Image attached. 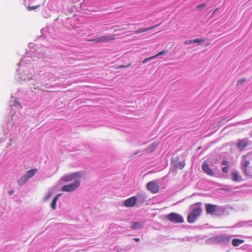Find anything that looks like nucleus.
<instances>
[{
	"instance_id": "f257e3e1",
	"label": "nucleus",
	"mask_w": 252,
	"mask_h": 252,
	"mask_svg": "<svg viewBox=\"0 0 252 252\" xmlns=\"http://www.w3.org/2000/svg\"><path fill=\"white\" fill-rule=\"evenodd\" d=\"M202 203L198 202L192 204L190 206V212L189 214L187 220L189 223H193L200 216L202 209Z\"/></svg>"
},
{
	"instance_id": "f03ea898",
	"label": "nucleus",
	"mask_w": 252,
	"mask_h": 252,
	"mask_svg": "<svg viewBox=\"0 0 252 252\" xmlns=\"http://www.w3.org/2000/svg\"><path fill=\"white\" fill-rule=\"evenodd\" d=\"M166 218L169 221L174 223H182L184 221L183 217L176 213H171L166 216Z\"/></svg>"
},
{
	"instance_id": "7ed1b4c3",
	"label": "nucleus",
	"mask_w": 252,
	"mask_h": 252,
	"mask_svg": "<svg viewBox=\"0 0 252 252\" xmlns=\"http://www.w3.org/2000/svg\"><path fill=\"white\" fill-rule=\"evenodd\" d=\"M80 185V182L79 180H76L73 183L65 185L63 187L62 190L63 191L71 192L74 191L77 188H78Z\"/></svg>"
},
{
	"instance_id": "20e7f679",
	"label": "nucleus",
	"mask_w": 252,
	"mask_h": 252,
	"mask_svg": "<svg viewBox=\"0 0 252 252\" xmlns=\"http://www.w3.org/2000/svg\"><path fill=\"white\" fill-rule=\"evenodd\" d=\"M83 175V172L79 171L74 172L69 175H65L62 178V181L68 182L74 180L75 179L80 178Z\"/></svg>"
},
{
	"instance_id": "39448f33",
	"label": "nucleus",
	"mask_w": 252,
	"mask_h": 252,
	"mask_svg": "<svg viewBox=\"0 0 252 252\" xmlns=\"http://www.w3.org/2000/svg\"><path fill=\"white\" fill-rule=\"evenodd\" d=\"M147 189L153 193H156L159 190V186L155 181H151L146 185Z\"/></svg>"
},
{
	"instance_id": "423d86ee",
	"label": "nucleus",
	"mask_w": 252,
	"mask_h": 252,
	"mask_svg": "<svg viewBox=\"0 0 252 252\" xmlns=\"http://www.w3.org/2000/svg\"><path fill=\"white\" fill-rule=\"evenodd\" d=\"M217 205L210 203H207L205 205V207L207 214L215 215L217 210Z\"/></svg>"
},
{
	"instance_id": "0eeeda50",
	"label": "nucleus",
	"mask_w": 252,
	"mask_h": 252,
	"mask_svg": "<svg viewBox=\"0 0 252 252\" xmlns=\"http://www.w3.org/2000/svg\"><path fill=\"white\" fill-rule=\"evenodd\" d=\"M137 198L136 196H132L126 199L124 203L125 206L126 207H133L137 203Z\"/></svg>"
},
{
	"instance_id": "6e6552de",
	"label": "nucleus",
	"mask_w": 252,
	"mask_h": 252,
	"mask_svg": "<svg viewBox=\"0 0 252 252\" xmlns=\"http://www.w3.org/2000/svg\"><path fill=\"white\" fill-rule=\"evenodd\" d=\"M115 38L111 35H105L97 37V43H105L111 40H113Z\"/></svg>"
},
{
	"instance_id": "1a4fd4ad",
	"label": "nucleus",
	"mask_w": 252,
	"mask_h": 252,
	"mask_svg": "<svg viewBox=\"0 0 252 252\" xmlns=\"http://www.w3.org/2000/svg\"><path fill=\"white\" fill-rule=\"evenodd\" d=\"M202 168L203 171L206 173L207 175L213 176L214 175V173L213 170L210 168L208 163L206 162H203Z\"/></svg>"
},
{
	"instance_id": "9d476101",
	"label": "nucleus",
	"mask_w": 252,
	"mask_h": 252,
	"mask_svg": "<svg viewBox=\"0 0 252 252\" xmlns=\"http://www.w3.org/2000/svg\"><path fill=\"white\" fill-rule=\"evenodd\" d=\"M159 25V24L157 25H155V26H152L150 27H148V28H139L136 31H135L134 32L135 34H139V33H140L142 32H146L148 31L154 29L155 28L158 27Z\"/></svg>"
},
{
	"instance_id": "9b49d317",
	"label": "nucleus",
	"mask_w": 252,
	"mask_h": 252,
	"mask_svg": "<svg viewBox=\"0 0 252 252\" xmlns=\"http://www.w3.org/2000/svg\"><path fill=\"white\" fill-rule=\"evenodd\" d=\"M247 139L240 140L237 143V147L240 150H243L248 145Z\"/></svg>"
},
{
	"instance_id": "f8f14e48",
	"label": "nucleus",
	"mask_w": 252,
	"mask_h": 252,
	"mask_svg": "<svg viewBox=\"0 0 252 252\" xmlns=\"http://www.w3.org/2000/svg\"><path fill=\"white\" fill-rule=\"evenodd\" d=\"M232 179L233 181L239 182L242 181V178L239 176L237 171H233L231 173Z\"/></svg>"
},
{
	"instance_id": "ddd939ff",
	"label": "nucleus",
	"mask_w": 252,
	"mask_h": 252,
	"mask_svg": "<svg viewBox=\"0 0 252 252\" xmlns=\"http://www.w3.org/2000/svg\"><path fill=\"white\" fill-rule=\"evenodd\" d=\"M37 171V169L36 168L30 170L27 172L25 175L29 179L34 176Z\"/></svg>"
},
{
	"instance_id": "4468645a",
	"label": "nucleus",
	"mask_w": 252,
	"mask_h": 252,
	"mask_svg": "<svg viewBox=\"0 0 252 252\" xmlns=\"http://www.w3.org/2000/svg\"><path fill=\"white\" fill-rule=\"evenodd\" d=\"M244 241L239 239H233L232 241V244L234 247L239 246L240 244L243 243Z\"/></svg>"
},
{
	"instance_id": "2eb2a0df",
	"label": "nucleus",
	"mask_w": 252,
	"mask_h": 252,
	"mask_svg": "<svg viewBox=\"0 0 252 252\" xmlns=\"http://www.w3.org/2000/svg\"><path fill=\"white\" fill-rule=\"evenodd\" d=\"M28 180L29 179L24 175L18 181V184L20 186L23 185L28 181Z\"/></svg>"
},
{
	"instance_id": "dca6fc26",
	"label": "nucleus",
	"mask_w": 252,
	"mask_h": 252,
	"mask_svg": "<svg viewBox=\"0 0 252 252\" xmlns=\"http://www.w3.org/2000/svg\"><path fill=\"white\" fill-rule=\"evenodd\" d=\"M185 166V162H174V166L176 168H179L180 169H182Z\"/></svg>"
},
{
	"instance_id": "f3484780",
	"label": "nucleus",
	"mask_w": 252,
	"mask_h": 252,
	"mask_svg": "<svg viewBox=\"0 0 252 252\" xmlns=\"http://www.w3.org/2000/svg\"><path fill=\"white\" fill-rule=\"evenodd\" d=\"M250 164V162L248 160H245L243 162V165L242 170L243 172L246 175L248 174L247 167Z\"/></svg>"
},
{
	"instance_id": "a211bd4d",
	"label": "nucleus",
	"mask_w": 252,
	"mask_h": 252,
	"mask_svg": "<svg viewBox=\"0 0 252 252\" xmlns=\"http://www.w3.org/2000/svg\"><path fill=\"white\" fill-rule=\"evenodd\" d=\"M60 195V194H58L56 196H55L54 199H53L51 203V206L53 210H55L56 209V203L58 199V197Z\"/></svg>"
},
{
	"instance_id": "6ab92c4d",
	"label": "nucleus",
	"mask_w": 252,
	"mask_h": 252,
	"mask_svg": "<svg viewBox=\"0 0 252 252\" xmlns=\"http://www.w3.org/2000/svg\"><path fill=\"white\" fill-rule=\"evenodd\" d=\"M142 225L140 224V223L138 222H135L133 223L132 225L131 226V228L132 229H135L139 228H141Z\"/></svg>"
},
{
	"instance_id": "aec40b11",
	"label": "nucleus",
	"mask_w": 252,
	"mask_h": 252,
	"mask_svg": "<svg viewBox=\"0 0 252 252\" xmlns=\"http://www.w3.org/2000/svg\"><path fill=\"white\" fill-rule=\"evenodd\" d=\"M40 6V4H38V5H36L35 6H28L27 7V9L28 11H32V10H35L37 8H39Z\"/></svg>"
},
{
	"instance_id": "412c9836",
	"label": "nucleus",
	"mask_w": 252,
	"mask_h": 252,
	"mask_svg": "<svg viewBox=\"0 0 252 252\" xmlns=\"http://www.w3.org/2000/svg\"><path fill=\"white\" fill-rule=\"evenodd\" d=\"M246 81V79L244 78H242L238 80L237 82V86H239L243 84Z\"/></svg>"
},
{
	"instance_id": "4be33fe9",
	"label": "nucleus",
	"mask_w": 252,
	"mask_h": 252,
	"mask_svg": "<svg viewBox=\"0 0 252 252\" xmlns=\"http://www.w3.org/2000/svg\"><path fill=\"white\" fill-rule=\"evenodd\" d=\"M205 7H206V4L205 3H202L200 5L196 6V8L200 11Z\"/></svg>"
},
{
	"instance_id": "5701e85b",
	"label": "nucleus",
	"mask_w": 252,
	"mask_h": 252,
	"mask_svg": "<svg viewBox=\"0 0 252 252\" xmlns=\"http://www.w3.org/2000/svg\"><path fill=\"white\" fill-rule=\"evenodd\" d=\"M155 56H152L151 57H149V58H146L143 61H142V63H147L148 61H150V60H151L152 59H155Z\"/></svg>"
},
{
	"instance_id": "b1692460",
	"label": "nucleus",
	"mask_w": 252,
	"mask_h": 252,
	"mask_svg": "<svg viewBox=\"0 0 252 252\" xmlns=\"http://www.w3.org/2000/svg\"><path fill=\"white\" fill-rule=\"evenodd\" d=\"M203 41H204L203 39H201V38H196V39H193V43H200L202 42Z\"/></svg>"
},
{
	"instance_id": "393cba45",
	"label": "nucleus",
	"mask_w": 252,
	"mask_h": 252,
	"mask_svg": "<svg viewBox=\"0 0 252 252\" xmlns=\"http://www.w3.org/2000/svg\"><path fill=\"white\" fill-rule=\"evenodd\" d=\"M166 53H167V51L163 50V51H162L159 52L158 54H157V55H155L154 56H155V58H156V57H157L158 56L164 55V54H166Z\"/></svg>"
},
{
	"instance_id": "a878e982",
	"label": "nucleus",
	"mask_w": 252,
	"mask_h": 252,
	"mask_svg": "<svg viewBox=\"0 0 252 252\" xmlns=\"http://www.w3.org/2000/svg\"><path fill=\"white\" fill-rule=\"evenodd\" d=\"M130 65V63H129L128 64L126 65H119V66H118L116 67V69H120V68H124V67H127L128 66H129Z\"/></svg>"
},
{
	"instance_id": "bb28decb",
	"label": "nucleus",
	"mask_w": 252,
	"mask_h": 252,
	"mask_svg": "<svg viewBox=\"0 0 252 252\" xmlns=\"http://www.w3.org/2000/svg\"><path fill=\"white\" fill-rule=\"evenodd\" d=\"M222 171L224 173H228V167L227 166H225V167H223L222 169Z\"/></svg>"
},
{
	"instance_id": "cd10ccee",
	"label": "nucleus",
	"mask_w": 252,
	"mask_h": 252,
	"mask_svg": "<svg viewBox=\"0 0 252 252\" xmlns=\"http://www.w3.org/2000/svg\"><path fill=\"white\" fill-rule=\"evenodd\" d=\"M193 43V40H187L185 41V44L186 45H189Z\"/></svg>"
},
{
	"instance_id": "c85d7f7f",
	"label": "nucleus",
	"mask_w": 252,
	"mask_h": 252,
	"mask_svg": "<svg viewBox=\"0 0 252 252\" xmlns=\"http://www.w3.org/2000/svg\"><path fill=\"white\" fill-rule=\"evenodd\" d=\"M52 195V192H49V194L46 197H45L44 200L45 201L47 200L49 198H50L51 197Z\"/></svg>"
},
{
	"instance_id": "c756f323",
	"label": "nucleus",
	"mask_w": 252,
	"mask_h": 252,
	"mask_svg": "<svg viewBox=\"0 0 252 252\" xmlns=\"http://www.w3.org/2000/svg\"><path fill=\"white\" fill-rule=\"evenodd\" d=\"M228 161L227 160H223L221 161V164L223 165L227 166L228 165Z\"/></svg>"
},
{
	"instance_id": "7c9ffc66",
	"label": "nucleus",
	"mask_w": 252,
	"mask_h": 252,
	"mask_svg": "<svg viewBox=\"0 0 252 252\" xmlns=\"http://www.w3.org/2000/svg\"><path fill=\"white\" fill-rule=\"evenodd\" d=\"M88 41L90 42H94L95 43H97V37L94 39H89Z\"/></svg>"
},
{
	"instance_id": "2f4dec72",
	"label": "nucleus",
	"mask_w": 252,
	"mask_h": 252,
	"mask_svg": "<svg viewBox=\"0 0 252 252\" xmlns=\"http://www.w3.org/2000/svg\"><path fill=\"white\" fill-rule=\"evenodd\" d=\"M134 240L137 242L140 241V239L138 238H134Z\"/></svg>"
},
{
	"instance_id": "473e14b6",
	"label": "nucleus",
	"mask_w": 252,
	"mask_h": 252,
	"mask_svg": "<svg viewBox=\"0 0 252 252\" xmlns=\"http://www.w3.org/2000/svg\"><path fill=\"white\" fill-rule=\"evenodd\" d=\"M126 29H127V28H123L119 29L117 31H122V30H125Z\"/></svg>"
},
{
	"instance_id": "72a5a7b5",
	"label": "nucleus",
	"mask_w": 252,
	"mask_h": 252,
	"mask_svg": "<svg viewBox=\"0 0 252 252\" xmlns=\"http://www.w3.org/2000/svg\"><path fill=\"white\" fill-rule=\"evenodd\" d=\"M13 192H14V191H13V190H10V191H9V194L10 195H12V194L13 193Z\"/></svg>"
}]
</instances>
